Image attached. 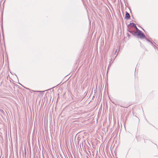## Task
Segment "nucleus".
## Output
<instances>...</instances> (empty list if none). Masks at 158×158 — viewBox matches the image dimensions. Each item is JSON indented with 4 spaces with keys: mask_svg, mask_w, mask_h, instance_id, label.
Here are the masks:
<instances>
[{
    "mask_svg": "<svg viewBox=\"0 0 158 158\" xmlns=\"http://www.w3.org/2000/svg\"><path fill=\"white\" fill-rule=\"evenodd\" d=\"M130 33L134 36L141 39H144L145 37L144 33L141 31H131Z\"/></svg>",
    "mask_w": 158,
    "mask_h": 158,
    "instance_id": "1",
    "label": "nucleus"
},
{
    "mask_svg": "<svg viewBox=\"0 0 158 158\" xmlns=\"http://www.w3.org/2000/svg\"><path fill=\"white\" fill-rule=\"evenodd\" d=\"M130 16L129 14L126 11L125 18L127 19H128L130 18Z\"/></svg>",
    "mask_w": 158,
    "mask_h": 158,
    "instance_id": "2",
    "label": "nucleus"
},
{
    "mask_svg": "<svg viewBox=\"0 0 158 158\" xmlns=\"http://www.w3.org/2000/svg\"><path fill=\"white\" fill-rule=\"evenodd\" d=\"M135 25V24L133 23H130L129 25H128L127 26V27H134Z\"/></svg>",
    "mask_w": 158,
    "mask_h": 158,
    "instance_id": "3",
    "label": "nucleus"
},
{
    "mask_svg": "<svg viewBox=\"0 0 158 158\" xmlns=\"http://www.w3.org/2000/svg\"><path fill=\"white\" fill-rule=\"evenodd\" d=\"M134 27L136 29V31H140L138 28L136 26V25Z\"/></svg>",
    "mask_w": 158,
    "mask_h": 158,
    "instance_id": "4",
    "label": "nucleus"
},
{
    "mask_svg": "<svg viewBox=\"0 0 158 158\" xmlns=\"http://www.w3.org/2000/svg\"><path fill=\"white\" fill-rule=\"evenodd\" d=\"M128 31L130 32H131V31H132L131 30V27H128Z\"/></svg>",
    "mask_w": 158,
    "mask_h": 158,
    "instance_id": "5",
    "label": "nucleus"
},
{
    "mask_svg": "<svg viewBox=\"0 0 158 158\" xmlns=\"http://www.w3.org/2000/svg\"><path fill=\"white\" fill-rule=\"evenodd\" d=\"M144 39H145V40H146L147 41H149V42H150V40L145 36Z\"/></svg>",
    "mask_w": 158,
    "mask_h": 158,
    "instance_id": "6",
    "label": "nucleus"
},
{
    "mask_svg": "<svg viewBox=\"0 0 158 158\" xmlns=\"http://www.w3.org/2000/svg\"><path fill=\"white\" fill-rule=\"evenodd\" d=\"M139 138L140 139L141 138L142 139L143 138L142 137H138L137 138V139L138 140V141H139Z\"/></svg>",
    "mask_w": 158,
    "mask_h": 158,
    "instance_id": "7",
    "label": "nucleus"
},
{
    "mask_svg": "<svg viewBox=\"0 0 158 158\" xmlns=\"http://www.w3.org/2000/svg\"><path fill=\"white\" fill-rule=\"evenodd\" d=\"M0 111L2 113H4V111H3V110H2V109H0Z\"/></svg>",
    "mask_w": 158,
    "mask_h": 158,
    "instance_id": "8",
    "label": "nucleus"
},
{
    "mask_svg": "<svg viewBox=\"0 0 158 158\" xmlns=\"http://www.w3.org/2000/svg\"><path fill=\"white\" fill-rule=\"evenodd\" d=\"M38 92H43V91H37Z\"/></svg>",
    "mask_w": 158,
    "mask_h": 158,
    "instance_id": "9",
    "label": "nucleus"
}]
</instances>
